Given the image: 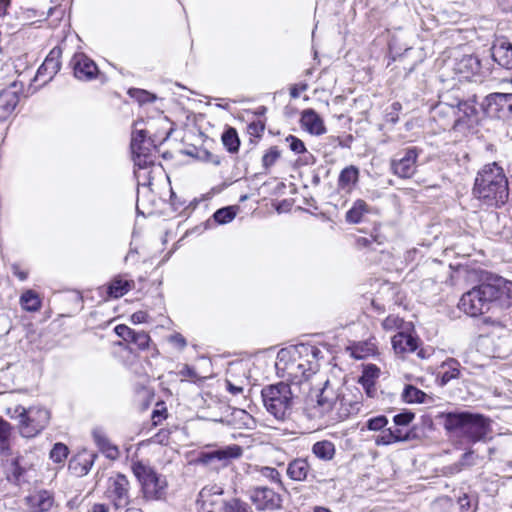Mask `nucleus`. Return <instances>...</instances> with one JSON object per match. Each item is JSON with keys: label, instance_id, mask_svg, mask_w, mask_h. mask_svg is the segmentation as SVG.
Returning <instances> with one entry per match:
<instances>
[{"label": "nucleus", "instance_id": "1", "mask_svg": "<svg viewBox=\"0 0 512 512\" xmlns=\"http://www.w3.org/2000/svg\"><path fill=\"white\" fill-rule=\"evenodd\" d=\"M512 283L500 276H490L464 293L458 307L471 317L487 313L493 306L508 305Z\"/></svg>", "mask_w": 512, "mask_h": 512}, {"label": "nucleus", "instance_id": "2", "mask_svg": "<svg viewBox=\"0 0 512 512\" xmlns=\"http://www.w3.org/2000/svg\"><path fill=\"white\" fill-rule=\"evenodd\" d=\"M320 351L310 345L301 344L291 349H281L277 354L276 368L294 383H301L318 369L317 355Z\"/></svg>", "mask_w": 512, "mask_h": 512}, {"label": "nucleus", "instance_id": "3", "mask_svg": "<svg viewBox=\"0 0 512 512\" xmlns=\"http://www.w3.org/2000/svg\"><path fill=\"white\" fill-rule=\"evenodd\" d=\"M444 429L454 436L476 443L485 440L491 432V420L479 413L455 411L441 413Z\"/></svg>", "mask_w": 512, "mask_h": 512}, {"label": "nucleus", "instance_id": "4", "mask_svg": "<svg viewBox=\"0 0 512 512\" xmlns=\"http://www.w3.org/2000/svg\"><path fill=\"white\" fill-rule=\"evenodd\" d=\"M474 194L489 206L499 207L509 197L508 181L497 163L485 165L475 179Z\"/></svg>", "mask_w": 512, "mask_h": 512}, {"label": "nucleus", "instance_id": "5", "mask_svg": "<svg viewBox=\"0 0 512 512\" xmlns=\"http://www.w3.org/2000/svg\"><path fill=\"white\" fill-rule=\"evenodd\" d=\"M348 415L343 387L337 382L327 380L317 395L316 404L310 408V417H328L330 421H339Z\"/></svg>", "mask_w": 512, "mask_h": 512}, {"label": "nucleus", "instance_id": "6", "mask_svg": "<svg viewBox=\"0 0 512 512\" xmlns=\"http://www.w3.org/2000/svg\"><path fill=\"white\" fill-rule=\"evenodd\" d=\"M261 397L266 410L278 420H284L291 412L294 403V393L288 383L265 386Z\"/></svg>", "mask_w": 512, "mask_h": 512}, {"label": "nucleus", "instance_id": "7", "mask_svg": "<svg viewBox=\"0 0 512 512\" xmlns=\"http://www.w3.org/2000/svg\"><path fill=\"white\" fill-rule=\"evenodd\" d=\"M7 414L19 422V431L23 437L31 438L39 434L49 423L50 413L47 409L21 405L8 408Z\"/></svg>", "mask_w": 512, "mask_h": 512}, {"label": "nucleus", "instance_id": "8", "mask_svg": "<svg viewBox=\"0 0 512 512\" xmlns=\"http://www.w3.org/2000/svg\"><path fill=\"white\" fill-rule=\"evenodd\" d=\"M477 97L473 95L466 100L456 102V118L454 130L466 133L473 130L479 123V113L476 108Z\"/></svg>", "mask_w": 512, "mask_h": 512}, {"label": "nucleus", "instance_id": "9", "mask_svg": "<svg viewBox=\"0 0 512 512\" xmlns=\"http://www.w3.org/2000/svg\"><path fill=\"white\" fill-rule=\"evenodd\" d=\"M243 454V448L237 444L228 445L211 451L201 452L199 462L219 469L228 466L233 460L238 459Z\"/></svg>", "mask_w": 512, "mask_h": 512}, {"label": "nucleus", "instance_id": "10", "mask_svg": "<svg viewBox=\"0 0 512 512\" xmlns=\"http://www.w3.org/2000/svg\"><path fill=\"white\" fill-rule=\"evenodd\" d=\"M482 107L489 117L509 120L512 118V93H491L485 97Z\"/></svg>", "mask_w": 512, "mask_h": 512}, {"label": "nucleus", "instance_id": "11", "mask_svg": "<svg viewBox=\"0 0 512 512\" xmlns=\"http://www.w3.org/2000/svg\"><path fill=\"white\" fill-rule=\"evenodd\" d=\"M131 151L135 166L139 169H147L154 165L155 155L151 144L146 141V134L144 130H139L133 133L131 139Z\"/></svg>", "mask_w": 512, "mask_h": 512}, {"label": "nucleus", "instance_id": "12", "mask_svg": "<svg viewBox=\"0 0 512 512\" xmlns=\"http://www.w3.org/2000/svg\"><path fill=\"white\" fill-rule=\"evenodd\" d=\"M106 494L116 509L128 506L131 499L130 483L127 477L123 474L110 477Z\"/></svg>", "mask_w": 512, "mask_h": 512}, {"label": "nucleus", "instance_id": "13", "mask_svg": "<svg viewBox=\"0 0 512 512\" xmlns=\"http://www.w3.org/2000/svg\"><path fill=\"white\" fill-rule=\"evenodd\" d=\"M419 150L416 147H409L391 161V168L395 175L400 178H410L416 171V161Z\"/></svg>", "mask_w": 512, "mask_h": 512}, {"label": "nucleus", "instance_id": "14", "mask_svg": "<svg viewBox=\"0 0 512 512\" xmlns=\"http://www.w3.org/2000/svg\"><path fill=\"white\" fill-rule=\"evenodd\" d=\"M286 474L291 480L296 482H324V479L319 478L317 474L313 472L307 457H297L291 460L287 464Z\"/></svg>", "mask_w": 512, "mask_h": 512}, {"label": "nucleus", "instance_id": "15", "mask_svg": "<svg viewBox=\"0 0 512 512\" xmlns=\"http://www.w3.org/2000/svg\"><path fill=\"white\" fill-rule=\"evenodd\" d=\"M16 82L0 92V122L6 121L14 112L19 102V92Z\"/></svg>", "mask_w": 512, "mask_h": 512}, {"label": "nucleus", "instance_id": "16", "mask_svg": "<svg viewBox=\"0 0 512 512\" xmlns=\"http://www.w3.org/2000/svg\"><path fill=\"white\" fill-rule=\"evenodd\" d=\"M454 70L459 74L460 80L477 81L481 63L476 56L465 55L455 63Z\"/></svg>", "mask_w": 512, "mask_h": 512}, {"label": "nucleus", "instance_id": "17", "mask_svg": "<svg viewBox=\"0 0 512 512\" xmlns=\"http://www.w3.org/2000/svg\"><path fill=\"white\" fill-rule=\"evenodd\" d=\"M74 75L79 80H92L98 73V67L93 60L84 54H76L72 58Z\"/></svg>", "mask_w": 512, "mask_h": 512}, {"label": "nucleus", "instance_id": "18", "mask_svg": "<svg viewBox=\"0 0 512 512\" xmlns=\"http://www.w3.org/2000/svg\"><path fill=\"white\" fill-rule=\"evenodd\" d=\"M456 112V103L440 102L433 108L432 118L442 129L454 130Z\"/></svg>", "mask_w": 512, "mask_h": 512}, {"label": "nucleus", "instance_id": "19", "mask_svg": "<svg viewBox=\"0 0 512 512\" xmlns=\"http://www.w3.org/2000/svg\"><path fill=\"white\" fill-rule=\"evenodd\" d=\"M492 58L501 67L512 69V44L505 38H496L492 48Z\"/></svg>", "mask_w": 512, "mask_h": 512}, {"label": "nucleus", "instance_id": "20", "mask_svg": "<svg viewBox=\"0 0 512 512\" xmlns=\"http://www.w3.org/2000/svg\"><path fill=\"white\" fill-rule=\"evenodd\" d=\"M62 50L60 47H54L46 56L42 65L38 68L36 78L47 77L45 83L51 81L61 68L60 58Z\"/></svg>", "mask_w": 512, "mask_h": 512}, {"label": "nucleus", "instance_id": "21", "mask_svg": "<svg viewBox=\"0 0 512 512\" xmlns=\"http://www.w3.org/2000/svg\"><path fill=\"white\" fill-rule=\"evenodd\" d=\"M252 499L260 510H275L281 506L280 495L270 488L256 489Z\"/></svg>", "mask_w": 512, "mask_h": 512}, {"label": "nucleus", "instance_id": "22", "mask_svg": "<svg viewBox=\"0 0 512 512\" xmlns=\"http://www.w3.org/2000/svg\"><path fill=\"white\" fill-rule=\"evenodd\" d=\"M36 477L35 470L32 467L23 466L20 459H15L9 468L7 479L17 486L29 483Z\"/></svg>", "mask_w": 512, "mask_h": 512}, {"label": "nucleus", "instance_id": "23", "mask_svg": "<svg viewBox=\"0 0 512 512\" xmlns=\"http://www.w3.org/2000/svg\"><path fill=\"white\" fill-rule=\"evenodd\" d=\"M167 482L157 472L141 486L143 496L147 500H159L165 495Z\"/></svg>", "mask_w": 512, "mask_h": 512}, {"label": "nucleus", "instance_id": "24", "mask_svg": "<svg viewBox=\"0 0 512 512\" xmlns=\"http://www.w3.org/2000/svg\"><path fill=\"white\" fill-rule=\"evenodd\" d=\"M301 126L312 135H322L326 133V127L323 119L313 109H305L301 113Z\"/></svg>", "mask_w": 512, "mask_h": 512}, {"label": "nucleus", "instance_id": "25", "mask_svg": "<svg viewBox=\"0 0 512 512\" xmlns=\"http://www.w3.org/2000/svg\"><path fill=\"white\" fill-rule=\"evenodd\" d=\"M30 512H47L54 503L52 494L47 490L32 493L26 498Z\"/></svg>", "mask_w": 512, "mask_h": 512}, {"label": "nucleus", "instance_id": "26", "mask_svg": "<svg viewBox=\"0 0 512 512\" xmlns=\"http://www.w3.org/2000/svg\"><path fill=\"white\" fill-rule=\"evenodd\" d=\"M392 346L397 354L412 353L418 347L417 338L404 332H398L392 339Z\"/></svg>", "mask_w": 512, "mask_h": 512}, {"label": "nucleus", "instance_id": "27", "mask_svg": "<svg viewBox=\"0 0 512 512\" xmlns=\"http://www.w3.org/2000/svg\"><path fill=\"white\" fill-rule=\"evenodd\" d=\"M359 179V169L350 165L345 167L339 174L338 177V188L340 190L351 192Z\"/></svg>", "mask_w": 512, "mask_h": 512}, {"label": "nucleus", "instance_id": "28", "mask_svg": "<svg viewBox=\"0 0 512 512\" xmlns=\"http://www.w3.org/2000/svg\"><path fill=\"white\" fill-rule=\"evenodd\" d=\"M311 452L315 458L320 461L329 462L334 459L336 448L333 442L329 440H321L312 445Z\"/></svg>", "mask_w": 512, "mask_h": 512}, {"label": "nucleus", "instance_id": "29", "mask_svg": "<svg viewBox=\"0 0 512 512\" xmlns=\"http://www.w3.org/2000/svg\"><path fill=\"white\" fill-rule=\"evenodd\" d=\"M402 398L406 403H428L432 401V397L422 390L416 388L413 385H406L403 392H402Z\"/></svg>", "mask_w": 512, "mask_h": 512}, {"label": "nucleus", "instance_id": "30", "mask_svg": "<svg viewBox=\"0 0 512 512\" xmlns=\"http://www.w3.org/2000/svg\"><path fill=\"white\" fill-rule=\"evenodd\" d=\"M132 286V281L124 280L120 276L115 277L108 286V295L113 298H120L125 295Z\"/></svg>", "mask_w": 512, "mask_h": 512}, {"label": "nucleus", "instance_id": "31", "mask_svg": "<svg viewBox=\"0 0 512 512\" xmlns=\"http://www.w3.org/2000/svg\"><path fill=\"white\" fill-rule=\"evenodd\" d=\"M95 458V454L79 456L77 459L71 461L70 468L78 475H86L92 468Z\"/></svg>", "mask_w": 512, "mask_h": 512}, {"label": "nucleus", "instance_id": "32", "mask_svg": "<svg viewBox=\"0 0 512 512\" xmlns=\"http://www.w3.org/2000/svg\"><path fill=\"white\" fill-rule=\"evenodd\" d=\"M379 374L380 369L376 365L369 364L364 367L359 383L363 385L368 394H370L371 388L374 386V382L379 377Z\"/></svg>", "mask_w": 512, "mask_h": 512}, {"label": "nucleus", "instance_id": "33", "mask_svg": "<svg viewBox=\"0 0 512 512\" xmlns=\"http://www.w3.org/2000/svg\"><path fill=\"white\" fill-rule=\"evenodd\" d=\"M442 369H445L441 375V384L446 385L452 379H456L460 374V364L456 359L450 358L443 362Z\"/></svg>", "mask_w": 512, "mask_h": 512}, {"label": "nucleus", "instance_id": "34", "mask_svg": "<svg viewBox=\"0 0 512 512\" xmlns=\"http://www.w3.org/2000/svg\"><path fill=\"white\" fill-rule=\"evenodd\" d=\"M223 494V488L217 484H211L203 487L199 492L197 502L201 505L202 509L210 503V498L220 497Z\"/></svg>", "mask_w": 512, "mask_h": 512}, {"label": "nucleus", "instance_id": "35", "mask_svg": "<svg viewBox=\"0 0 512 512\" xmlns=\"http://www.w3.org/2000/svg\"><path fill=\"white\" fill-rule=\"evenodd\" d=\"M131 469L141 486L156 473V471L151 466L141 461L133 462Z\"/></svg>", "mask_w": 512, "mask_h": 512}, {"label": "nucleus", "instance_id": "36", "mask_svg": "<svg viewBox=\"0 0 512 512\" xmlns=\"http://www.w3.org/2000/svg\"><path fill=\"white\" fill-rule=\"evenodd\" d=\"M368 212V205L364 200L358 199L346 213V221L359 223L365 213Z\"/></svg>", "mask_w": 512, "mask_h": 512}, {"label": "nucleus", "instance_id": "37", "mask_svg": "<svg viewBox=\"0 0 512 512\" xmlns=\"http://www.w3.org/2000/svg\"><path fill=\"white\" fill-rule=\"evenodd\" d=\"M20 304L24 310L29 312L38 311L41 307L39 296L33 290H27L21 295Z\"/></svg>", "mask_w": 512, "mask_h": 512}, {"label": "nucleus", "instance_id": "38", "mask_svg": "<svg viewBox=\"0 0 512 512\" xmlns=\"http://www.w3.org/2000/svg\"><path fill=\"white\" fill-rule=\"evenodd\" d=\"M93 438L99 448L107 453L108 457L115 458L118 455L117 447L112 445L109 439L101 431H94Z\"/></svg>", "mask_w": 512, "mask_h": 512}, {"label": "nucleus", "instance_id": "39", "mask_svg": "<svg viewBox=\"0 0 512 512\" xmlns=\"http://www.w3.org/2000/svg\"><path fill=\"white\" fill-rule=\"evenodd\" d=\"M350 354L355 359H364L370 355H373L376 351L374 344L370 342H360L352 347H349Z\"/></svg>", "mask_w": 512, "mask_h": 512}, {"label": "nucleus", "instance_id": "40", "mask_svg": "<svg viewBox=\"0 0 512 512\" xmlns=\"http://www.w3.org/2000/svg\"><path fill=\"white\" fill-rule=\"evenodd\" d=\"M222 142H223V145L226 147V149L229 152H231V153L237 152L239 149V146H240V140L238 138L236 129L228 128L222 134Z\"/></svg>", "mask_w": 512, "mask_h": 512}, {"label": "nucleus", "instance_id": "41", "mask_svg": "<svg viewBox=\"0 0 512 512\" xmlns=\"http://www.w3.org/2000/svg\"><path fill=\"white\" fill-rule=\"evenodd\" d=\"M236 216V208L233 206L224 207L218 209L214 214L213 218L218 224H227L231 222Z\"/></svg>", "mask_w": 512, "mask_h": 512}, {"label": "nucleus", "instance_id": "42", "mask_svg": "<svg viewBox=\"0 0 512 512\" xmlns=\"http://www.w3.org/2000/svg\"><path fill=\"white\" fill-rule=\"evenodd\" d=\"M223 512H252V510L246 502L233 498L224 503Z\"/></svg>", "mask_w": 512, "mask_h": 512}, {"label": "nucleus", "instance_id": "43", "mask_svg": "<svg viewBox=\"0 0 512 512\" xmlns=\"http://www.w3.org/2000/svg\"><path fill=\"white\" fill-rule=\"evenodd\" d=\"M67 455L68 448L62 443H56L50 452V458L56 463H61L66 459Z\"/></svg>", "mask_w": 512, "mask_h": 512}, {"label": "nucleus", "instance_id": "44", "mask_svg": "<svg viewBox=\"0 0 512 512\" xmlns=\"http://www.w3.org/2000/svg\"><path fill=\"white\" fill-rule=\"evenodd\" d=\"M403 324H404V321L399 316L389 315L382 322V327H383V329H385L387 331H392L395 329H400L403 326Z\"/></svg>", "mask_w": 512, "mask_h": 512}, {"label": "nucleus", "instance_id": "45", "mask_svg": "<svg viewBox=\"0 0 512 512\" xmlns=\"http://www.w3.org/2000/svg\"><path fill=\"white\" fill-rule=\"evenodd\" d=\"M139 349L145 350L149 346L150 336L145 332H134L131 340Z\"/></svg>", "mask_w": 512, "mask_h": 512}, {"label": "nucleus", "instance_id": "46", "mask_svg": "<svg viewBox=\"0 0 512 512\" xmlns=\"http://www.w3.org/2000/svg\"><path fill=\"white\" fill-rule=\"evenodd\" d=\"M280 157V151L277 147H271L263 156L262 163L263 166L267 169L274 165V163Z\"/></svg>", "mask_w": 512, "mask_h": 512}, {"label": "nucleus", "instance_id": "47", "mask_svg": "<svg viewBox=\"0 0 512 512\" xmlns=\"http://www.w3.org/2000/svg\"><path fill=\"white\" fill-rule=\"evenodd\" d=\"M129 95L140 103L153 102L155 100L154 95L142 89H130Z\"/></svg>", "mask_w": 512, "mask_h": 512}, {"label": "nucleus", "instance_id": "48", "mask_svg": "<svg viewBox=\"0 0 512 512\" xmlns=\"http://www.w3.org/2000/svg\"><path fill=\"white\" fill-rule=\"evenodd\" d=\"M376 445H390L395 443V437L392 434V428L383 430L375 439Z\"/></svg>", "mask_w": 512, "mask_h": 512}, {"label": "nucleus", "instance_id": "49", "mask_svg": "<svg viewBox=\"0 0 512 512\" xmlns=\"http://www.w3.org/2000/svg\"><path fill=\"white\" fill-rule=\"evenodd\" d=\"M388 423V420L385 416H377L371 418L367 421V428L369 430L377 431L384 428Z\"/></svg>", "mask_w": 512, "mask_h": 512}, {"label": "nucleus", "instance_id": "50", "mask_svg": "<svg viewBox=\"0 0 512 512\" xmlns=\"http://www.w3.org/2000/svg\"><path fill=\"white\" fill-rule=\"evenodd\" d=\"M286 141L290 143V149L297 153V154H301V153H304L306 151V147L303 143L302 140H300L299 138L293 136V135H289L287 138H286Z\"/></svg>", "mask_w": 512, "mask_h": 512}, {"label": "nucleus", "instance_id": "51", "mask_svg": "<svg viewBox=\"0 0 512 512\" xmlns=\"http://www.w3.org/2000/svg\"><path fill=\"white\" fill-rule=\"evenodd\" d=\"M114 331L119 337H121L125 341H130L135 332L134 330H132L131 328L124 324L117 325Z\"/></svg>", "mask_w": 512, "mask_h": 512}, {"label": "nucleus", "instance_id": "52", "mask_svg": "<svg viewBox=\"0 0 512 512\" xmlns=\"http://www.w3.org/2000/svg\"><path fill=\"white\" fill-rule=\"evenodd\" d=\"M414 419L412 412L399 413L394 416L393 420L396 426H406Z\"/></svg>", "mask_w": 512, "mask_h": 512}, {"label": "nucleus", "instance_id": "53", "mask_svg": "<svg viewBox=\"0 0 512 512\" xmlns=\"http://www.w3.org/2000/svg\"><path fill=\"white\" fill-rule=\"evenodd\" d=\"M10 434V425L0 418V443L5 442Z\"/></svg>", "mask_w": 512, "mask_h": 512}, {"label": "nucleus", "instance_id": "54", "mask_svg": "<svg viewBox=\"0 0 512 512\" xmlns=\"http://www.w3.org/2000/svg\"><path fill=\"white\" fill-rule=\"evenodd\" d=\"M169 341L178 346L180 349H184L187 345L186 339L180 334L175 333L169 337Z\"/></svg>", "mask_w": 512, "mask_h": 512}, {"label": "nucleus", "instance_id": "55", "mask_svg": "<svg viewBox=\"0 0 512 512\" xmlns=\"http://www.w3.org/2000/svg\"><path fill=\"white\" fill-rule=\"evenodd\" d=\"M148 314L145 311H137L132 314L131 320L134 324H140L146 322Z\"/></svg>", "mask_w": 512, "mask_h": 512}, {"label": "nucleus", "instance_id": "56", "mask_svg": "<svg viewBox=\"0 0 512 512\" xmlns=\"http://www.w3.org/2000/svg\"><path fill=\"white\" fill-rule=\"evenodd\" d=\"M308 89V85L306 83H302L300 85H294L290 88V96L292 98H298L300 93L306 91Z\"/></svg>", "mask_w": 512, "mask_h": 512}, {"label": "nucleus", "instance_id": "57", "mask_svg": "<svg viewBox=\"0 0 512 512\" xmlns=\"http://www.w3.org/2000/svg\"><path fill=\"white\" fill-rule=\"evenodd\" d=\"M472 457H473V452L472 451L464 453L462 455V457H461V460L457 464V466H459L458 470H460L464 466L472 465L473 464V462L471 461Z\"/></svg>", "mask_w": 512, "mask_h": 512}, {"label": "nucleus", "instance_id": "58", "mask_svg": "<svg viewBox=\"0 0 512 512\" xmlns=\"http://www.w3.org/2000/svg\"><path fill=\"white\" fill-rule=\"evenodd\" d=\"M393 437H395V442L405 441L408 439V433L404 432L401 428L392 429Z\"/></svg>", "mask_w": 512, "mask_h": 512}, {"label": "nucleus", "instance_id": "59", "mask_svg": "<svg viewBox=\"0 0 512 512\" xmlns=\"http://www.w3.org/2000/svg\"><path fill=\"white\" fill-rule=\"evenodd\" d=\"M179 374L183 377H188V378L196 377L195 370L187 364L183 365L182 369L179 371Z\"/></svg>", "mask_w": 512, "mask_h": 512}, {"label": "nucleus", "instance_id": "60", "mask_svg": "<svg viewBox=\"0 0 512 512\" xmlns=\"http://www.w3.org/2000/svg\"><path fill=\"white\" fill-rule=\"evenodd\" d=\"M226 387H227V390L232 394V395H239V394H242L243 393V388L241 386H237V385H234L231 381L227 380L226 381Z\"/></svg>", "mask_w": 512, "mask_h": 512}, {"label": "nucleus", "instance_id": "61", "mask_svg": "<svg viewBox=\"0 0 512 512\" xmlns=\"http://www.w3.org/2000/svg\"><path fill=\"white\" fill-rule=\"evenodd\" d=\"M110 509L106 504L97 503L94 504L92 507L91 512H109Z\"/></svg>", "mask_w": 512, "mask_h": 512}, {"label": "nucleus", "instance_id": "62", "mask_svg": "<svg viewBox=\"0 0 512 512\" xmlns=\"http://www.w3.org/2000/svg\"><path fill=\"white\" fill-rule=\"evenodd\" d=\"M13 273L15 276H17L21 281H24L27 279V273L24 271H21L17 265L13 266Z\"/></svg>", "mask_w": 512, "mask_h": 512}, {"label": "nucleus", "instance_id": "63", "mask_svg": "<svg viewBox=\"0 0 512 512\" xmlns=\"http://www.w3.org/2000/svg\"><path fill=\"white\" fill-rule=\"evenodd\" d=\"M219 497L210 498V503L206 505L205 509H202L204 512H213V507L219 503Z\"/></svg>", "mask_w": 512, "mask_h": 512}, {"label": "nucleus", "instance_id": "64", "mask_svg": "<svg viewBox=\"0 0 512 512\" xmlns=\"http://www.w3.org/2000/svg\"><path fill=\"white\" fill-rule=\"evenodd\" d=\"M10 0H0V17L6 15Z\"/></svg>", "mask_w": 512, "mask_h": 512}]
</instances>
